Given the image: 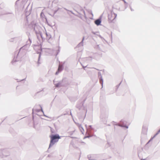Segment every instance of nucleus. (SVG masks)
I'll return each mask as SVG.
<instances>
[{
	"label": "nucleus",
	"instance_id": "obj_1",
	"mask_svg": "<svg viewBox=\"0 0 160 160\" xmlns=\"http://www.w3.org/2000/svg\"><path fill=\"white\" fill-rule=\"evenodd\" d=\"M50 137L51 138L50 146H52L55 142H58L60 138V137L58 134L51 135Z\"/></svg>",
	"mask_w": 160,
	"mask_h": 160
},
{
	"label": "nucleus",
	"instance_id": "obj_2",
	"mask_svg": "<svg viewBox=\"0 0 160 160\" xmlns=\"http://www.w3.org/2000/svg\"><path fill=\"white\" fill-rule=\"evenodd\" d=\"M116 16L117 15L116 14L112 12H111V13L108 15V20L110 22H112L115 18Z\"/></svg>",
	"mask_w": 160,
	"mask_h": 160
},
{
	"label": "nucleus",
	"instance_id": "obj_3",
	"mask_svg": "<svg viewBox=\"0 0 160 160\" xmlns=\"http://www.w3.org/2000/svg\"><path fill=\"white\" fill-rule=\"evenodd\" d=\"M101 22V21L99 19L95 21V23L97 25H100Z\"/></svg>",
	"mask_w": 160,
	"mask_h": 160
},
{
	"label": "nucleus",
	"instance_id": "obj_4",
	"mask_svg": "<svg viewBox=\"0 0 160 160\" xmlns=\"http://www.w3.org/2000/svg\"><path fill=\"white\" fill-rule=\"evenodd\" d=\"M62 69V67L61 66L59 65V67H58V71H61Z\"/></svg>",
	"mask_w": 160,
	"mask_h": 160
},
{
	"label": "nucleus",
	"instance_id": "obj_5",
	"mask_svg": "<svg viewBox=\"0 0 160 160\" xmlns=\"http://www.w3.org/2000/svg\"><path fill=\"white\" fill-rule=\"evenodd\" d=\"M78 127L80 129L81 128H82V127L81 126V125H78Z\"/></svg>",
	"mask_w": 160,
	"mask_h": 160
},
{
	"label": "nucleus",
	"instance_id": "obj_6",
	"mask_svg": "<svg viewBox=\"0 0 160 160\" xmlns=\"http://www.w3.org/2000/svg\"><path fill=\"white\" fill-rule=\"evenodd\" d=\"M159 132L160 131V130L159 131Z\"/></svg>",
	"mask_w": 160,
	"mask_h": 160
}]
</instances>
